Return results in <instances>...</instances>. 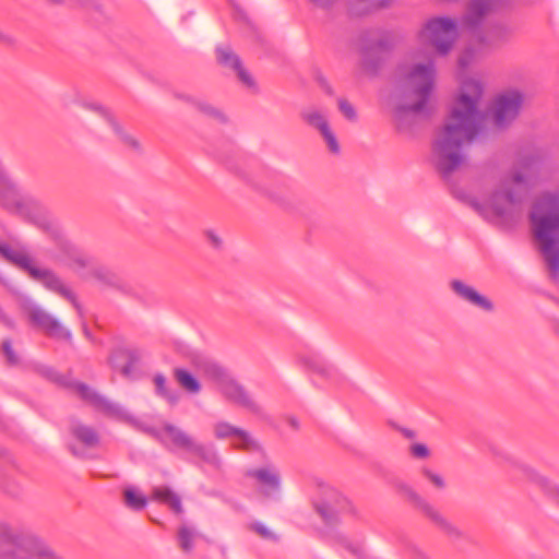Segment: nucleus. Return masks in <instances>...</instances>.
Here are the masks:
<instances>
[{
    "label": "nucleus",
    "instance_id": "7c9ffc66",
    "mask_svg": "<svg viewBox=\"0 0 559 559\" xmlns=\"http://www.w3.org/2000/svg\"><path fill=\"white\" fill-rule=\"evenodd\" d=\"M124 502L129 508L134 510H142L146 506V499L132 488L124 490Z\"/></svg>",
    "mask_w": 559,
    "mask_h": 559
},
{
    "label": "nucleus",
    "instance_id": "2f4dec72",
    "mask_svg": "<svg viewBox=\"0 0 559 559\" xmlns=\"http://www.w3.org/2000/svg\"><path fill=\"white\" fill-rule=\"evenodd\" d=\"M203 371L211 380L215 381L217 388L221 385L222 380L228 378L224 369L213 362H206Z\"/></svg>",
    "mask_w": 559,
    "mask_h": 559
},
{
    "label": "nucleus",
    "instance_id": "864d4df0",
    "mask_svg": "<svg viewBox=\"0 0 559 559\" xmlns=\"http://www.w3.org/2000/svg\"><path fill=\"white\" fill-rule=\"evenodd\" d=\"M3 38L5 39L4 43H3L5 46H12L13 45L12 40L9 37H3Z\"/></svg>",
    "mask_w": 559,
    "mask_h": 559
},
{
    "label": "nucleus",
    "instance_id": "20e7f679",
    "mask_svg": "<svg viewBox=\"0 0 559 559\" xmlns=\"http://www.w3.org/2000/svg\"><path fill=\"white\" fill-rule=\"evenodd\" d=\"M530 221L537 248L552 280L559 277V191H546L534 201Z\"/></svg>",
    "mask_w": 559,
    "mask_h": 559
},
{
    "label": "nucleus",
    "instance_id": "72a5a7b5",
    "mask_svg": "<svg viewBox=\"0 0 559 559\" xmlns=\"http://www.w3.org/2000/svg\"><path fill=\"white\" fill-rule=\"evenodd\" d=\"M93 275L106 285H115L117 276L105 267L92 266Z\"/></svg>",
    "mask_w": 559,
    "mask_h": 559
},
{
    "label": "nucleus",
    "instance_id": "39448f33",
    "mask_svg": "<svg viewBox=\"0 0 559 559\" xmlns=\"http://www.w3.org/2000/svg\"><path fill=\"white\" fill-rule=\"evenodd\" d=\"M506 0H473L465 15L460 19L450 15L432 16L426 21L423 35H451L474 32L483 16L501 7Z\"/></svg>",
    "mask_w": 559,
    "mask_h": 559
},
{
    "label": "nucleus",
    "instance_id": "09e8293b",
    "mask_svg": "<svg viewBox=\"0 0 559 559\" xmlns=\"http://www.w3.org/2000/svg\"><path fill=\"white\" fill-rule=\"evenodd\" d=\"M177 98L178 99H181V100H185L189 104H191V102L189 100V98H194L193 96H190V95H185V94H178L177 95Z\"/></svg>",
    "mask_w": 559,
    "mask_h": 559
},
{
    "label": "nucleus",
    "instance_id": "ea45409f",
    "mask_svg": "<svg viewBox=\"0 0 559 559\" xmlns=\"http://www.w3.org/2000/svg\"><path fill=\"white\" fill-rule=\"evenodd\" d=\"M72 262H73V267H75L76 270H80V269H85V267H92L93 266V261L91 258L86 257L85 254L81 253V252H73L72 253Z\"/></svg>",
    "mask_w": 559,
    "mask_h": 559
},
{
    "label": "nucleus",
    "instance_id": "9d476101",
    "mask_svg": "<svg viewBox=\"0 0 559 559\" xmlns=\"http://www.w3.org/2000/svg\"><path fill=\"white\" fill-rule=\"evenodd\" d=\"M22 310L28 322L48 337L69 343L72 341L71 331L58 318L39 305L25 300L22 302Z\"/></svg>",
    "mask_w": 559,
    "mask_h": 559
},
{
    "label": "nucleus",
    "instance_id": "e433bc0d",
    "mask_svg": "<svg viewBox=\"0 0 559 559\" xmlns=\"http://www.w3.org/2000/svg\"><path fill=\"white\" fill-rule=\"evenodd\" d=\"M420 473L437 489H443L445 487V481H444L443 477L440 474L433 472L432 469H430L428 467H423L420 469Z\"/></svg>",
    "mask_w": 559,
    "mask_h": 559
},
{
    "label": "nucleus",
    "instance_id": "bb28decb",
    "mask_svg": "<svg viewBox=\"0 0 559 559\" xmlns=\"http://www.w3.org/2000/svg\"><path fill=\"white\" fill-rule=\"evenodd\" d=\"M153 382L156 388V393L167 400L170 404H176L179 400V395L167 386L166 378L158 373L155 374Z\"/></svg>",
    "mask_w": 559,
    "mask_h": 559
},
{
    "label": "nucleus",
    "instance_id": "dca6fc26",
    "mask_svg": "<svg viewBox=\"0 0 559 559\" xmlns=\"http://www.w3.org/2000/svg\"><path fill=\"white\" fill-rule=\"evenodd\" d=\"M32 278L40 282L47 289L69 300L80 317H83V308L75 294L50 270L36 267L32 270Z\"/></svg>",
    "mask_w": 559,
    "mask_h": 559
},
{
    "label": "nucleus",
    "instance_id": "603ef678",
    "mask_svg": "<svg viewBox=\"0 0 559 559\" xmlns=\"http://www.w3.org/2000/svg\"><path fill=\"white\" fill-rule=\"evenodd\" d=\"M554 499H555L556 503L559 506V489H555Z\"/></svg>",
    "mask_w": 559,
    "mask_h": 559
},
{
    "label": "nucleus",
    "instance_id": "a19ab883",
    "mask_svg": "<svg viewBox=\"0 0 559 559\" xmlns=\"http://www.w3.org/2000/svg\"><path fill=\"white\" fill-rule=\"evenodd\" d=\"M302 361L306 366L311 368L313 371H316L322 376H326L328 368L325 366L321 365L319 361H317L312 358H302Z\"/></svg>",
    "mask_w": 559,
    "mask_h": 559
},
{
    "label": "nucleus",
    "instance_id": "58836bf2",
    "mask_svg": "<svg viewBox=\"0 0 559 559\" xmlns=\"http://www.w3.org/2000/svg\"><path fill=\"white\" fill-rule=\"evenodd\" d=\"M409 453L414 459L425 460L430 456L429 448L424 443H413L409 447Z\"/></svg>",
    "mask_w": 559,
    "mask_h": 559
},
{
    "label": "nucleus",
    "instance_id": "412c9836",
    "mask_svg": "<svg viewBox=\"0 0 559 559\" xmlns=\"http://www.w3.org/2000/svg\"><path fill=\"white\" fill-rule=\"evenodd\" d=\"M301 120L309 127L316 129L319 133L330 127L325 114L317 107H308L300 112Z\"/></svg>",
    "mask_w": 559,
    "mask_h": 559
},
{
    "label": "nucleus",
    "instance_id": "5701e85b",
    "mask_svg": "<svg viewBox=\"0 0 559 559\" xmlns=\"http://www.w3.org/2000/svg\"><path fill=\"white\" fill-rule=\"evenodd\" d=\"M231 447L248 452H262L263 447L249 431L239 428L236 437L231 440Z\"/></svg>",
    "mask_w": 559,
    "mask_h": 559
},
{
    "label": "nucleus",
    "instance_id": "49530a36",
    "mask_svg": "<svg viewBox=\"0 0 559 559\" xmlns=\"http://www.w3.org/2000/svg\"><path fill=\"white\" fill-rule=\"evenodd\" d=\"M373 5L381 7V5H389L392 0H370Z\"/></svg>",
    "mask_w": 559,
    "mask_h": 559
},
{
    "label": "nucleus",
    "instance_id": "f704fd0d",
    "mask_svg": "<svg viewBox=\"0 0 559 559\" xmlns=\"http://www.w3.org/2000/svg\"><path fill=\"white\" fill-rule=\"evenodd\" d=\"M330 153L337 155L341 151L340 144L331 127L320 133Z\"/></svg>",
    "mask_w": 559,
    "mask_h": 559
},
{
    "label": "nucleus",
    "instance_id": "c756f323",
    "mask_svg": "<svg viewBox=\"0 0 559 559\" xmlns=\"http://www.w3.org/2000/svg\"><path fill=\"white\" fill-rule=\"evenodd\" d=\"M195 532L187 525H181L178 530L179 546L185 552H189L193 548Z\"/></svg>",
    "mask_w": 559,
    "mask_h": 559
},
{
    "label": "nucleus",
    "instance_id": "c9c22d12",
    "mask_svg": "<svg viewBox=\"0 0 559 559\" xmlns=\"http://www.w3.org/2000/svg\"><path fill=\"white\" fill-rule=\"evenodd\" d=\"M249 528L263 539L277 540L276 534L261 522L251 523Z\"/></svg>",
    "mask_w": 559,
    "mask_h": 559
},
{
    "label": "nucleus",
    "instance_id": "1a4fd4ad",
    "mask_svg": "<svg viewBox=\"0 0 559 559\" xmlns=\"http://www.w3.org/2000/svg\"><path fill=\"white\" fill-rule=\"evenodd\" d=\"M157 437L167 447L173 445L175 449L185 450L206 463L213 465L219 464V457L215 451L198 442L187 431L175 425L165 424L157 433Z\"/></svg>",
    "mask_w": 559,
    "mask_h": 559
},
{
    "label": "nucleus",
    "instance_id": "7ed1b4c3",
    "mask_svg": "<svg viewBox=\"0 0 559 559\" xmlns=\"http://www.w3.org/2000/svg\"><path fill=\"white\" fill-rule=\"evenodd\" d=\"M530 183L524 169L513 167L502 175L491 193L479 201L468 197L467 202L485 219L500 226H510L516 223L523 213V189Z\"/></svg>",
    "mask_w": 559,
    "mask_h": 559
},
{
    "label": "nucleus",
    "instance_id": "f8f14e48",
    "mask_svg": "<svg viewBox=\"0 0 559 559\" xmlns=\"http://www.w3.org/2000/svg\"><path fill=\"white\" fill-rule=\"evenodd\" d=\"M396 491L449 536L461 537L462 534L460 530L448 521L439 510L423 498L412 486L400 483L396 485Z\"/></svg>",
    "mask_w": 559,
    "mask_h": 559
},
{
    "label": "nucleus",
    "instance_id": "3c124183",
    "mask_svg": "<svg viewBox=\"0 0 559 559\" xmlns=\"http://www.w3.org/2000/svg\"><path fill=\"white\" fill-rule=\"evenodd\" d=\"M313 2H316L317 4L319 5H328L329 3H331L333 0H312Z\"/></svg>",
    "mask_w": 559,
    "mask_h": 559
},
{
    "label": "nucleus",
    "instance_id": "a18cd8bd",
    "mask_svg": "<svg viewBox=\"0 0 559 559\" xmlns=\"http://www.w3.org/2000/svg\"><path fill=\"white\" fill-rule=\"evenodd\" d=\"M401 433L407 439H414L416 433L407 428H400Z\"/></svg>",
    "mask_w": 559,
    "mask_h": 559
},
{
    "label": "nucleus",
    "instance_id": "5fc2aeb1",
    "mask_svg": "<svg viewBox=\"0 0 559 559\" xmlns=\"http://www.w3.org/2000/svg\"><path fill=\"white\" fill-rule=\"evenodd\" d=\"M290 425H292L293 427H295V428H297V427H298V424H297V421H296L295 419H290Z\"/></svg>",
    "mask_w": 559,
    "mask_h": 559
},
{
    "label": "nucleus",
    "instance_id": "ddd939ff",
    "mask_svg": "<svg viewBox=\"0 0 559 559\" xmlns=\"http://www.w3.org/2000/svg\"><path fill=\"white\" fill-rule=\"evenodd\" d=\"M215 58L217 64L230 73L245 90L251 92L259 91V84L254 75L231 47L217 46L215 49Z\"/></svg>",
    "mask_w": 559,
    "mask_h": 559
},
{
    "label": "nucleus",
    "instance_id": "6e6d98bb",
    "mask_svg": "<svg viewBox=\"0 0 559 559\" xmlns=\"http://www.w3.org/2000/svg\"><path fill=\"white\" fill-rule=\"evenodd\" d=\"M229 1H230V2L236 7V8H238V5H237L236 3H234V1H233V0H229Z\"/></svg>",
    "mask_w": 559,
    "mask_h": 559
},
{
    "label": "nucleus",
    "instance_id": "8fccbe9b",
    "mask_svg": "<svg viewBox=\"0 0 559 559\" xmlns=\"http://www.w3.org/2000/svg\"><path fill=\"white\" fill-rule=\"evenodd\" d=\"M415 559H431V558L423 551H417Z\"/></svg>",
    "mask_w": 559,
    "mask_h": 559
},
{
    "label": "nucleus",
    "instance_id": "cd10ccee",
    "mask_svg": "<svg viewBox=\"0 0 559 559\" xmlns=\"http://www.w3.org/2000/svg\"><path fill=\"white\" fill-rule=\"evenodd\" d=\"M118 356L126 359L127 362L121 367H118L112 360L115 368H117L123 377L130 378L133 372L134 362L139 358L138 354L134 350H121L118 353Z\"/></svg>",
    "mask_w": 559,
    "mask_h": 559
},
{
    "label": "nucleus",
    "instance_id": "b1692460",
    "mask_svg": "<svg viewBox=\"0 0 559 559\" xmlns=\"http://www.w3.org/2000/svg\"><path fill=\"white\" fill-rule=\"evenodd\" d=\"M152 499L167 504L175 513L182 512L180 497L168 487H155L152 491Z\"/></svg>",
    "mask_w": 559,
    "mask_h": 559
},
{
    "label": "nucleus",
    "instance_id": "de8ad7c7",
    "mask_svg": "<svg viewBox=\"0 0 559 559\" xmlns=\"http://www.w3.org/2000/svg\"><path fill=\"white\" fill-rule=\"evenodd\" d=\"M321 85L322 87L325 88L326 93L328 94H332V88L330 87V85L326 83V81L324 79H321Z\"/></svg>",
    "mask_w": 559,
    "mask_h": 559
},
{
    "label": "nucleus",
    "instance_id": "4468645a",
    "mask_svg": "<svg viewBox=\"0 0 559 559\" xmlns=\"http://www.w3.org/2000/svg\"><path fill=\"white\" fill-rule=\"evenodd\" d=\"M525 98V95L516 88H510L499 94L491 108L495 126L506 128L513 122L520 115Z\"/></svg>",
    "mask_w": 559,
    "mask_h": 559
},
{
    "label": "nucleus",
    "instance_id": "aec40b11",
    "mask_svg": "<svg viewBox=\"0 0 559 559\" xmlns=\"http://www.w3.org/2000/svg\"><path fill=\"white\" fill-rule=\"evenodd\" d=\"M0 253L14 265L28 272L29 276L32 275V270L37 267L33 258L24 248L0 245Z\"/></svg>",
    "mask_w": 559,
    "mask_h": 559
},
{
    "label": "nucleus",
    "instance_id": "f03ea898",
    "mask_svg": "<svg viewBox=\"0 0 559 559\" xmlns=\"http://www.w3.org/2000/svg\"><path fill=\"white\" fill-rule=\"evenodd\" d=\"M419 55L425 62L415 63L405 74L401 83V102L394 111V118L399 129L407 127L408 117L424 114L433 88L436 70L432 56H447L456 48L463 51L459 56V67L466 68L472 58L484 52L489 37H427Z\"/></svg>",
    "mask_w": 559,
    "mask_h": 559
},
{
    "label": "nucleus",
    "instance_id": "f257e3e1",
    "mask_svg": "<svg viewBox=\"0 0 559 559\" xmlns=\"http://www.w3.org/2000/svg\"><path fill=\"white\" fill-rule=\"evenodd\" d=\"M483 86L475 79L462 80L457 97L452 104L443 126L436 132L431 148V164L448 179L466 163L463 147L478 134L484 110Z\"/></svg>",
    "mask_w": 559,
    "mask_h": 559
},
{
    "label": "nucleus",
    "instance_id": "f3484780",
    "mask_svg": "<svg viewBox=\"0 0 559 559\" xmlns=\"http://www.w3.org/2000/svg\"><path fill=\"white\" fill-rule=\"evenodd\" d=\"M221 394L230 403L248 409L253 414L261 413V406L257 403L248 391L236 380L228 377L222 380L217 388Z\"/></svg>",
    "mask_w": 559,
    "mask_h": 559
},
{
    "label": "nucleus",
    "instance_id": "c85d7f7f",
    "mask_svg": "<svg viewBox=\"0 0 559 559\" xmlns=\"http://www.w3.org/2000/svg\"><path fill=\"white\" fill-rule=\"evenodd\" d=\"M238 430L239 427L234 426L230 423L224 420L217 421L213 426L214 437L218 440H233L236 437Z\"/></svg>",
    "mask_w": 559,
    "mask_h": 559
},
{
    "label": "nucleus",
    "instance_id": "6ab92c4d",
    "mask_svg": "<svg viewBox=\"0 0 559 559\" xmlns=\"http://www.w3.org/2000/svg\"><path fill=\"white\" fill-rule=\"evenodd\" d=\"M247 475L255 479L262 486V492L265 497H272L281 489V473L273 464H266L262 467L251 469Z\"/></svg>",
    "mask_w": 559,
    "mask_h": 559
},
{
    "label": "nucleus",
    "instance_id": "473e14b6",
    "mask_svg": "<svg viewBox=\"0 0 559 559\" xmlns=\"http://www.w3.org/2000/svg\"><path fill=\"white\" fill-rule=\"evenodd\" d=\"M1 352L8 365L16 366L20 364V356L17 352L13 348V345L10 340H4L2 342Z\"/></svg>",
    "mask_w": 559,
    "mask_h": 559
},
{
    "label": "nucleus",
    "instance_id": "393cba45",
    "mask_svg": "<svg viewBox=\"0 0 559 559\" xmlns=\"http://www.w3.org/2000/svg\"><path fill=\"white\" fill-rule=\"evenodd\" d=\"M73 437L87 448H94L98 444L97 432L90 426L82 423H74L71 427Z\"/></svg>",
    "mask_w": 559,
    "mask_h": 559
},
{
    "label": "nucleus",
    "instance_id": "4be33fe9",
    "mask_svg": "<svg viewBox=\"0 0 559 559\" xmlns=\"http://www.w3.org/2000/svg\"><path fill=\"white\" fill-rule=\"evenodd\" d=\"M189 100L191 102V105L205 117L219 123L227 122L228 119L226 114L211 102L202 98H189Z\"/></svg>",
    "mask_w": 559,
    "mask_h": 559
},
{
    "label": "nucleus",
    "instance_id": "2eb2a0df",
    "mask_svg": "<svg viewBox=\"0 0 559 559\" xmlns=\"http://www.w3.org/2000/svg\"><path fill=\"white\" fill-rule=\"evenodd\" d=\"M84 108L99 115L111 128L112 132L117 135L119 141L129 150L141 153V142L118 121V119L104 106L94 103H87Z\"/></svg>",
    "mask_w": 559,
    "mask_h": 559
},
{
    "label": "nucleus",
    "instance_id": "a878e982",
    "mask_svg": "<svg viewBox=\"0 0 559 559\" xmlns=\"http://www.w3.org/2000/svg\"><path fill=\"white\" fill-rule=\"evenodd\" d=\"M174 378L185 391L191 394H198L201 391V384L198 379L189 371L182 368L174 370Z\"/></svg>",
    "mask_w": 559,
    "mask_h": 559
},
{
    "label": "nucleus",
    "instance_id": "c03bdc74",
    "mask_svg": "<svg viewBox=\"0 0 559 559\" xmlns=\"http://www.w3.org/2000/svg\"><path fill=\"white\" fill-rule=\"evenodd\" d=\"M532 478L535 481L539 483L542 486H547L548 485V480L544 476H540L539 474H537L536 472L532 473Z\"/></svg>",
    "mask_w": 559,
    "mask_h": 559
},
{
    "label": "nucleus",
    "instance_id": "79ce46f5",
    "mask_svg": "<svg viewBox=\"0 0 559 559\" xmlns=\"http://www.w3.org/2000/svg\"><path fill=\"white\" fill-rule=\"evenodd\" d=\"M204 236L207 241L216 249L221 248L222 239L221 237L212 229H207L204 231Z\"/></svg>",
    "mask_w": 559,
    "mask_h": 559
},
{
    "label": "nucleus",
    "instance_id": "423d86ee",
    "mask_svg": "<svg viewBox=\"0 0 559 559\" xmlns=\"http://www.w3.org/2000/svg\"><path fill=\"white\" fill-rule=\"evenodd\" d=\"M311 502L316 512L326 524L338 522L341 514L355 518L359 515L358 508L349 498L323 480L314 481Z\"/></svg>",
    "mask_w": 559,
    "mask_h": 559
},
{
    "label": "nucleus",
    "instance_id": "6e6552de",
    "mask_svg": "<svg viewBox=\"0 0 559 559\" xmlns=\"http://www.w3.org/2000/svg\"><path fill=\"white\" fill-rule=\"evenodd\" d=\"M50 379L66 388L72 395L93 406L95 409L114 417L124 416V411L119 404L100 395L90 385L80 381L71 380L55 371H51Z\"/></svg>",
    "mask_w": 559,
    "mask_h": 559
},
{
    "label": "nucleus",
    "instance_id": "9b49d317",
    "mask_svg": "<svg viewBox=\"0 0 559 559\" xmlns=\"http://www.w3.org/2000/svg\"><path fill=\"white\" fill-rule=\"evenodd\" d=\"M356 46L362 72L368 76H374L393 45L390 37H359Z\"/></svg>",
    "mask_w": 559,
    "mask_h": 559
},
{
    "label": "nucleus",
    "instance_id": "37998d69",
    "mask_svg": "<svg viewBox=\"0 0 559 559\" xmlns=\"http://www.w3.org/2000/svg\"><path fill=\"white\" fill-rule=\"evenodd\" d=\"M346 549L352 554L354 555L355 557L361 559L364 558L366 551H365V548L359 545V544H346Z\"/></svg>",
    "mask_w": 559,
    "mask_h": 559
},
{
    "label": "nucleus",
    "instance_id": "a211bd4d",
    "mask_svg": "<svg viewBox=\"0 0 559 559\" xmlns=\"http://www.w3.org/2000/svg\"><path fill=\"white\" fill-rule=\"evenodd\" d=\"M450 287L452 292L465 302L486 312L493 311V302L465 282L461 280H452L450 282Z\"/></svg>",
    "mask_w": 559,
    "mask_h": 559
},
{
    "label": "nucleus",
    "instance_id": "0eeeda50",
    "mask_svg": "<svg viewBox=\"0 0 559 559\" xmlns=\"http://www.w3.org/2000/svg\"><path fill=\"white\" fill-rule=\"evenodd\" d=\"M0 537L8 543L7 552L11 559H59L41 540L31 534L0 527Z\"/></svg>",
    "mask_w": 559,
    "mask_h": 559
},
{
    "label": "nucleus",
    "instance_id": "4c0bfd02",
    "mask_svg": "<svg viewBox=\"0 0 559 559\" xmlns=\"http://www.w3.org/2000/svg\"><path fill=\"white\" fill-rule=\"evenodd\" d=\"M338 109L342 112V115L349 121H356L357 114L354 108V106L345 98H340L338 102Z\"/></svg>",
    "mask_w": 559,
    "mask_h": 559
}]
</instances>
